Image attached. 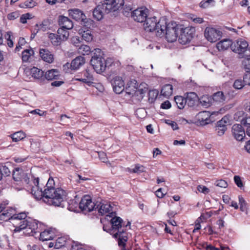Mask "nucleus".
Instances as JSON below:
<instances>
[{"label": "nucleus", "mask_w": 250, "mask_h": 250, "mask_svg": "<svg viewBox=\"0 0 250 250\" xmlns=\"http://www.w3.org/2000/svg\"><path fill=\"white\" fill-rule=\"evenodd\" d=\"M20 15V14L18 12L15 11L8 14L7 18L9 20H14L19 18Z\"/></svg>", "instance_id": "53"}, {"label": "nucleus", "mask_w": 250, "mask_h": 250, "mask_svg": "<svg viewBox=\"0 0 250 250\" xmlns=\"http://www.w3.org/2000/svg\"><path fill=\"white\" fill-rule=\"evenodd\" d=\"M204 36L208 42H214L220 39L222 32L214 27H207L204 31Z\"/></svg>", "instance_id": "10"}, {"label": "nucleus", "mask_w": 250, "mask_h": 250, "mask_svg": "<svg viewBox=\"0 0 250 250\" xmlns=\"http://www.w3.org/2000/svg\"><path fill=\"white\" fill-rule=\"evenodd\" d=\"M197 188L199 192L204 194H208L209 192L210 191L209 188L203 185L198 186Z\"/></svg>", "instance_id": "54"}, {"label": "nucleus", "mask_w": 250, "mask_h": 250, "mask_svg": "<svg viewBox=\"0 0 250 250\" xmlns=\"http://www.w3.org/2000/svg\"><path fill=\"white\" fill-rule=\"evenodd\" d=\"M69 29L61 27L57 31V34L62 42L66 41L69 36Z\"/></svg>", "instance_id": "33"}, {"label": "nucleus", "mask_w": 250, "mask_h": 250, "mask_svg": "<svg viewBox=\"0 0 250 250\" xmlns=\"http://www.w3.org/2000/svg\"><path fill=\"white\" fill-rule=\"evenodd\" d=\"M239 203L240 205V209L242 211H247V204L246 201L242 196H239Z\"/></svg>", "instance_id": "47"}, {"label": "nucleus", "mask_w": 250, "mask_h": 250, "mask_svg": "<svg viewBox=\"0 0 250 250\" xmlns=\"http://www.w3.org/2000/svg\"><path fill=\"white\" fill-rule=\"evenodd\" d=\"M71 250H87L83 246L79 244H74L72 246Z\"/></svg>", "instance_id": "57"}, {"label": "nucleus", "mask_w": 250, "mask_h": 250, "mask_svg": "<svg viewBox=\"0 0 250 250\" xmlns=\"http://www.w3.org/2000/svg\"><path fill=\"white\" fill-rule=\"evenodd\" d=\"M11 32H8L6 33V34L5 35V38L7 39L8 42V45L10 47H12L13 46V42L11 40Z\"/></svg>", "instance_id": "56"}, {"label": "nucleus", "mask_w": 250, "mask_h": 250, "mask_svg": "<svg viewBox=\"0 0 250 250\" xmlns=\"http://www.w3.org/2000/svg\"><path fill=\"white\" fill-rule=\"evenodd\" d=\"M60 76L59 71L56 69H53L47 71L44 74V79L48 80L58 79Z\"/></svg>", "instance_id": "31"}, {"label": "nucleus", "mask_w": 250, "mask_h": 250, "mask_svg": "<svg viewBox=\"0 0 250 250\" xmlns=\"http://www.w3.org/2000/svg\"><path fill=\"white\" fill-rule=\"evenodd\" d=\"M228 249V247L221 246V249H220L215 248L214 246H212L211 245L208 246L207 247V250H225L226 249Z\"/></svg>", "instance_id": "64"}, {"label": "nucleus", "mask_w": 250, "mask_h": 250, "mask_svg": "<svg viewBox=\"0 0 250 250\" xmlns=\"http://www.w3.org/2000/svg\"><path fill=\"white\" fill-rule=\"evenodd\" d=\"M25 137V134L23 132L18 131L12 135L11 138L13 142H17L24 138Z\"/></svg>", "instance_id": "40"}, {"label": "nucleus", "mask_w": 250, "mask_h": 250, "mask_svg": "<svg viewBox=\"0 0 250 250\" xmlns=\"http://www.w3.org/2000/svg\"><path fill=\"white\" fill-rule=\"evenodd\" d=\"M229 124V119L224 116L221 120L217 122L215 131L219 136L223 135L227 130V125Z\"/></svg>", "instance_id": "16"}, {"label": "nucleus", "mask_w": 250, "mask_h": 250, "mask_svg": "<svg viewBox=\"0 0 250 250\" xmlns=\"http://www.w3.org/2000/svg\"><path fill=\"white\" fill-rule=\"evenodd\" d=\"M180 34L179 37V42L181 44H186L189 42L193 38L195 29L193 27L186 28L180 27Z\"/></svg>", "instance_id": "8"}, {"label": "nucleus", "mask_w": 250, "mask_h": 250, "mask_svg": "<svg viewBox=\"0 0 250 250\" xmlns=\"http://www.w3.org/2000/svg\"><path fill=\"white\" fill-rule=\"evenodd\" d=\"M75 80L90 85L93 83L94 79L89 70L85 69L82 71L80 75L76 76Z\"/></svg>", "instance_id": "14"}, {"label": "nucleus", "mask_w": 250, "mask_h": 250, "mask_svg": "<svg viewBox=\"0 0 250 250\" xmlns=\"http://www.w3.org/2000/svg\"><path fill=\"white\" fill-rule=\"evenodd\" d=\"M233 42L229 39L223 40L216 44V47L219 51L228 49L229 47L231 48Z\"/></svg>", "instance_id": "28"}, {"label": "nucleus", "mask_w": 250, "mask_h": 250, "mask_svg": "<svg viewBox=\"0 0 250 250\" xmlns=\"http://www.w3.org/2000/svg\"><path fill=\"white\" fill-rule=\"evenodd\" d=\"M158 95V91L156 90H150L148 92L149 100H150V97L152 96L151 100L156 98Z\"/></svg>", "instance_id": "58"}, {"label": "nucleus", "mask_w": 250, "mask_h": 250, "mask_svg": "<svg viewBox=\"0 0 250 250\" xmlns=\"http://www.w3.org/2000/svg\"><path fill=\"white\" fill-rule=\"evenodd\" d=\"M33 183L35 186H32V195L35 199L43 200L49 205L60 206L61 203L66 197V192L61 188H55L54 181L52 178H49L46 185V188L42 191L43 185L39 184V178L34 177Z\"/></svg>", "instance_id": "1"}, {"label": "nucleus", "mask_w": 250, "mask_h": 250, "mask_svg": "<svg viewBox=\"0 0 250 250\" xmlns=\"http://www.w3.org/2000/svg\"><path fill=\"white\" fill-rule=\"evenodd\" d=\"M145 171V167L144 166L140 165H136L135 167L129 170L130 172L134 173H140Z\"/></svg>", "instance_id": "46"}, {"label": "nucleus", "mask_w": 250, "mask_h": 250, "mask_svg": "<svg viewBox=\"0 0 250 250\" xmlns=\"http://www.w3.org/2000/svg\"><path fill=\"white\" fill-rule=\"evenodd\" d=\"M114 212L110 213V217H112L110 220V225H104V230L109 232L113 236L118 239L119 246L122 249L125 248L126 243L128 240V233L126 232V227L130 226V223L128 222L126 225L123 223V220L120 217L113 216Z\"/></svg>", "instance_id": "2"}, {"label": "nucleus", "mask_w": 250, "mask_h": 250, "mask_svg": "<svg viewBox=\"0 0 250 250\" xmlns=\"http://www.w3.org/2000/svg\"><path fill=\"white\" fill-rule=\"evenodd\" d=\"M55 237L54 232L52 230H45L40 233V239L42 241L53 239Z\"/></svg>", "instance_id": "29"}, {"label": "nucleus", "mask_w": 250, "mask_h": 250, "mask_svg": "<svg viewBox=\"0 0 250 250\" xmlns=\"http://www.w3.org/2000/svg\"><path fill=\"white\" fill-rule=\"evenodd\" d=\"M212 2H214L213 0H202L200 2V7L203 8H206L208 7L209 4Z\"/></svg>", "instance_id": "55"}, {"label": "nucleus", "mask_w": 250, "mask_h": 250, "mask_svg": "<svg viewBox=\"0 0 250 250\" xmlns=\"http://www.w3.org/2000/svg\"><path fill=\"white\" fill-rule=\"evenodd\" d=\"M234 181L235 184L238 187L240 188H242L244 187V185L243 182L241 180V177L238 175H235L234 177Z\"/></svg>", "instance_id": "51"}, {"label": "nucleus", "mask_w": 250, "mask_h": 250, "mask_svg": "<svg viewBox=\"0 0 250 250\" xmlns=\"http://www.w3.org/2000/svg\"><path fill=\"white\" fill-rule=\"evenodd\" d=\"M242 124L245 128L246 134L250 137V117L243 119L242 121Z\"/></svg>", "instance_id": "42"}, {"label": "nucleus", "mask_w": 250, "mask_h": 250, "mask_svg": "<svg viewBox=\"0 0 250 250\" xmlns=\"http://www.w3.org/2000/svg\"><path fill=\"white\" fill-rule=\"evenodd\" d=\"M148 10L144 7H140L131 12V17L137 22L145 21L147 16Z\"/></svg>", "instance_id": "12"}, {"label": "nucleus", "mask_w": 250, "mask_h": 250, "mask_svg": "<svg viewBox=\"0 0 250 250\" xmlns=\"http://www.w3.org/2000/svg\"><path fill=\"white\" fill-rule=\"evenodd\" d=\"M25 43V40L23 38H20L19 42H18V45L16 46V47L15 48L16 51H19L20 49L21 48V46L23 45Z\"/></svg>", "instance_id": "60"}, {"label": "nucleus", "mask_w": 250, "mask_h": 250, "mask_svg": "<svg viewBox=\"0 0 250 250\" xmlns=\"http://www.w3.org/2000/svg\"><path fill=\"white\" fill-rule=\"evenodd\" d=\"M165 26L166 28L163 30L161 36L165 35L166 38L168 42H173L176 41L181 25H179L173 21L167 23L166 21V26Z\"/></svg>", "instance_id": "5"}, {"label": "nucleus", "mask_w": 250, "mask_h": 250, "mask_svg": "<svg viewBox=\"0 0 250 250\" xmlns=\"http://www.w3.org/2000/svg\"><path fill=\"white\" fill-rule=\"evenodd\" d=\"M96 208L98 209L99 213L101 215H104L107 213L110 214V212L112 210V207L110 204L105 201L101 202L97 206Z\"/></svg>", "instance_id": "21"}, {"label": "nucleus", "mask_w": 250, "mask_h": 250, "mask_svg": "<svg viewBox=\"0 0 250 250\" xmlns=\"http://www.w3.org/2000/svg\"><path fill=\"white\" fill-rule=\"evenodd\" d=\"M124 4V0H104L102 2L105 13L114 12L122 8Z\"/></svg>", "instance_id": "7"}, {"label": "nucleus", "mask_w": 250, "mask_h": 250, "mask_svg": "<svg viewBox=\"0 0 250 250\" xmlns=\"http://www.w3.org/2000/svg\"><path fill=\"white\" fill-rule=\"evenodd\" d=\"M21 169L19 168H16L13 170V178L15 181H19L21 180Z\"/></svg>", "instance_id": "45"}, {"label": "nucleus", "mask_w": 250, "mask_h": 250, "mask_svg": "<svg viewBox=\"0 0 250 250\" xmlns=\"http://www.w3.org/2000/svg\"><path fill=\"white\" fill-rule=\"evenodd\" d=\"M96 206V205L92 201L90 197L88 195L84 196L79 203V207L81 210L87 212L92 211Z\"/></svg>", "instance_id": "13"}, {"label": "nucleus", "mask_w": 250, "mask_h": 250, "mask_svg": "<svg viewBox=\"0 0 250 250\" xmlns=\"http://www.w3.org/2000/svg\"><path fill=\"white\" fill-rule=\"evenodd\" d=\"M100 159L104 163L107 162V158L106 154L104 152H100L98 153Z\"/></svg>", "instance_id": "62"}, {"label": "nucleus", "mask_w": 250, "mask_h": 250, "mask_svg": "<svg viewBox=\"0 0 250 250\" xmlns=\"http://www.w3.org/2000/svg\"><path fill=\"white\" fill-rule=\"evenodd\" d=\"M215 184L216 186L223 188H226L228 186L227 182L222 179L216 181Z\"/></svg>", "instance_id": "52"}, {"label": "nucleus", "mask_w": 250, "mask_h": 250, "mask_svg": "<svg viewBox=\"0 0 250 250\" xmlns=\"http://www.w3.org/2000/svg\"><path fill=\"white\" fill-rule=\"evenodd\" d=\"M232 132L234 138L239 141H242L245 136V129L239 124H235L232 126Z\"/></svg>", "instance_id": "18"}, {"label": "nucleus", "mask_w": 250, "mask_h": 250, "mask_svg": "<svg viewBox=\"0 0 250 250\" xmlns=\"http://www.w3.org/2000/svg\"><path fill=\"white\" fill-rule=\"evenodd\" d=\"M48 38H49L52 44L54 46H58L60 45L61 42H62L58 34L50 33L49 35Z\"/></svg>", "instance_id": "35"}, {"label": "nucleus", "mask_w": 250, "mask_h": 250, "mask_svg": "<svg viewBox=\"0 0 250 250\" xmlns=\"http://www.w3.org/2000/svg\"><path fill=\"white\" fill-rule=\"evenodd\" d=\"M87 25H83L79 30V33L81 36L83 40L87 42H90L92 41L93 36L92 32L90 29H87Z\"/></svg>", "instance_id": "20"}, {"label": "nucleus", "mask_w": 250, "mask_h": 250, "mask_svg": "<svg viewBox=\"0 0 250 250\" xmlns=\"http://www.w3.org/2000/svg\"><path fill=\"white\" fill-rule=\"evenodd\" d=\"M191 19L196 23H202L204 22L203 19L200 17H195L193 16L191 17Z\"/></svg>", "instance_id": "63"}, {"label": "nucleus", "mask_w": 250, "mask_h": 250, "mask_svg": "<svg viewBox=\"0 0 250 250\" xmlns=\"http://www.w3.org/2000/svg\"><path fill=\"white\" fill-rule=\"evenodd\" d=\"M104 13H105L103 8V5H98L93 11V16L95 19L100 21L103 18Z\"/></svg>", "instance_id": "30"}, {"label": "nucleus", "mask_w": 250, "mask_h": 250, "mask_svg": "<svg viewBox=\"0 0 250 250\" xmlns=\"http://www.w3.org/2000/svg\"><path fill=\"white\" fill-rule=\"evenodd\" d=\"M78 51L79 54L83 55H87L90 53L91 49L89 46L83 44L79 47Z\"/></svg>", "instance_id": "39"}, {"label": "nucleus", "mask_w": 250, "mask_h": 250, "mask_svg": "<svg viewBox=\"0 0 250 250\" xmlns=\"http://www.w3.org/2000/svg\"><path fill=\"white\" fill-rule=\"evenodd\" d=\"M32 78L39 82H42L44 80V74L42 70L36 67H32Z\"/></svg>", "instance_id": "27"}, {"label": "nucleus", "mask_w": 250, "mask_h": 250, "mask_svg": "<svg viewBox=\"0 0 250 250\" xmlns=\"http://www.w3.org/2000/svg\"><path fill=\"white\" fill-rule=\"evenodd\" d=\"M231 50L239 55V58L250 57V47L248 42L243 39H238L233 42Z\"/></svg>", "instance_id": "6"}, {"label": "nucleus", "mask_w": 250, "mask_h": 250, "mask_svg": "<svg viewBox=\"0 0 250 250\" xmlns=\"http://www.w3.org/2000/svg\"><path fill=\"white\" fill-rule=\"evenodd\" d=\"M15 213V210L11 207H3V209L2 212L0 214V217L1 220H12V216Z\"/></svg>", "instance_id": "22"}, {"label": "nucleus", "mask_w": 250, "mask_h": 250, "mask_svg": "<svg viewBox=\"0 0 250 250\" xmlns=\"http://www.w3.org/2000/svg\"><path fill=\"white\" fill-rule=\"evenodd\" d=\"M244 58L242 64L245 70H247V71H250V57Z\"/></svg>", "instance_id": "48"}, {"label": "nucleus", "mask_w": 250, "mask_h": 250, "mask_svg": "<svg viewBox=\"0 0 250 250\" xmlns=\"http://www.w3.org/2000/svg\"><path fill=\"white\" fill-rule=\"evenodd\" d=\"M58 22L61 27L66 29H71L73 27L72 21L67 17L63 16H59Z\"/></svg>", "instance_id": "23"}, {"label": "nucleus", "mask_w": 250, "mask_h": 250, "mask_svg": "<svg viewBox=\"0 0 250 250\" xmlns=\"http://www.w3.org/2000/svg\"><path fill=\"white\" fill-rule=\"evenodd\" d=\"M243 81L246 84L250 85V71H247V73L244 75Z\"/></svg>", "instance_id": "59"}, {"label": "nucleus", "mask_w": 250, "mask_h": 250, "mask_svg": "<svg viewBox=\"0 0 250 250\" xmlns=\"http://www.w3.org/2000/svg\"><path fill=\"white\" fill-rule=\"evenodd\" d=\"M66 239L64 237H59L55 242V248L57 249L62 248L65 245Z\"/></svg>", "instance_id": "44"}, {"label": "nucleus", "mask_w": 250, "mask_h": 250, "mask_svg": "<svg viewBox=\"0 0 250 250\" xmlns=\"http://www.w3.org/2000/svg\"><path fill=\"white\" fill-rule=\"evenodd\" d=\"M84 63L85 59L84 57L80 56L73 60L70 64L67 62L63 65V68L64 70H67L70 67L72 70H76L84 64Z\"/></svg>", "instance_id": "15"}, {"label": "nucleus", "mask_w": 250, "mask_h": 250, "mask_svg": "<svg viewBox=\"0 0 250 250\" xmlns=\"http://www.w3.org/2000/svg\"><path fill=\"white\" fill-rule=\"evenodd\" d=\"M212 99L216 102L221 103L225 100V97L222 91H218L213 95Z\"/></svg>", "instance_id": "38"}, {"label": "nucleus", "mask_w": 250, "mask_h": 250, "mask_svg": "<svg viewBox=\"0 0 250 250\" xmlns=\"http://www.w3.org/2000/svg\"><path fill=\"white\" fill-rule=\"evenodd\" d=\"M103 53L99 48L95 49V52L90 60L91 64L94 70L99 74L104 72L109 66L108 62L103 57Z\"/></svg>", "instance_id": "4"}, {"label": "nucleus", "mask_w": 250, "mask_h": 250, "mask_svg": "<svg viewBox=\"0 0 250 250\" xmlns=\"http://www.w3.org/2000/svg\"><path fill=\"white\" fill-rule=\"evenodd\" d=\"M69 15L70 17L76 21H81L85 23H90L93 22V21L87 19L85 18L83 13L79 9H72L68 10Z\"/></svg>", "instance_id": "11"}, {"label": "nucleus", "mask_w": 250, "mask_h": 250, "mask_svg": "<svg viewBox=\"0 0 250 250\" xmlns=\"http://www.w3.org/2000/svg\"><path fill=\"white\" fill-rule=\"evenodd\" d=\"M173 93L172 85L170 84H167L163 86L162 88L161 93V94L167 97L168 98Z\"/></svg>", "instance_id": "32"}, {"label": "nucleus", "mask_w": 250, "mask_h": 250, "mask_svg": "<svg viewBox=\"0 0 250 250\" xmlns=\"http://www.w3.org/2000/svg\"><path fill=\"white\" fill-rule=\"evenodd\" d=\"M211 114L209 111H203L198 113L196 116V118L198 123L201 125H205L210 123Z\"/></svg>", "instance_id": "17"}, {"label": "nucleus", "mask_w": 250, "mask_h": 250, "mask_svg": "<svg viewBox=\"0 0 250 250\" xmlns=\"http://www.w3.org/2000/svg\"><path fill=\"white\" fill-rule=\"evenodd\" d=\"M31 56L30 49H25L22 52V60L23 62H30Z\"/></svg>", "instance_id": "43"}, {"label": "nucleus", "mask_w": 250, "mask_h": 250, "mask_svg": "<svg viewBox=\"0 0 250 250\" xmlns=\"http://www.w3.org/2000/svg\"><path fill=\"white\" fill-rule=\"evenodd\" d=\"M212 98L208 95H203L199 99L200 104L205 107L210 106L211 104Z\"/></svg>", "instance_id": "34"}, {"label": "nucleus", "mask_w": 250, "mask_h": 250, "mask_svg": "<svg viewBox=\"0 0 250 250\" xmlns=\"http://www.w3.org/2000/svg\"><path fill=\"white\" fill-rule=\"evenodd\" d=\"M244 83H245L242 80H239V79L236 80L235 81V82L233 83V87L235 89H240L244 87Z\"/></svg>", "instance_id": "49"}, {"label": "nucleus", "mask_w": 250, "mask_h": 250, "mask_svg": "<svg viewBox=\"0 0 250 250\" xmlns=\"http://www.w3.org/2000/svg\"><path fill=\"white\" fill-rule=\"evenodd\" d=\"M186 104L189 107L194 106L197 103L198 97L195 92L188 93L186 98Z\"/></svg>", "instance_id": "26"}, {"label": "nucleus", "mask_w": 250, "mask_h": 250, "mask_svg": "<svg viewBox=\"0 0 250 250\" xmlns=\"http://www.w3.org/2000/svg\"><path fill=\"white\" fill-rule=\"evenodd\" d=\"M137 82L135 80L131 81L130 83L128 84V86L126 87V92L132 97H136L138 100L140 99V93H137V87L135 86Z\"/></svg>", "instance_id": "24"}, {"label": "nucleus", "mask_w": 250, "mask_h": 250, "mask_svg": "<svg viewBox=\"0 0 250 250\" xmlns=\"http://www.w3.org/2000/svg\"><path fill=\"white\" fill-rule=\"evenodd\" d=\"M174 101L179 109H183L186 104V99L181 96H177L174 98Z\"/></svg>", "instance_id": "36"}, {"label": "nucleus", "mask_w": 250, "mask_h": 250, "mask_svg": "<svg viewBox=\"0 0 250 250\" xmlns=\"http://www.w3.org/2000/svg\"><path fill=\"white\" fill-rule=\"evenodd\" d=\"M0 169L1 173H2V176H8L10 175L11 171L9 168L5 165L0 166Z\"/></svg>", "instance_id": "50"}, {"label": "nucleus", "mask_w": 250, "mask_h": 250, "mask_svg": "<svg viewBox=\"0 0 250 250\" xmlns=\"http://www.w3.org/2000/svg\"><path fill=\"white\" fill-rule=\"evenodd\" d=\"M40 55L44 62L51 63L54 61L53 55L47 49H40Z\"/></svg>", "instance_id": "25"}, {"label": "nucleus", "mask_w": 250, "mask_h": 250, "mask_svg": "<svg viewBox=\"0 0 250 250\" xmlns=\"http://www.w3.org/2000/svg\"><path fill=\"white\" fill-rule=\"evenodd\" d=\"M147 91L148 88L145 83L141 84L138 87H137V93H140V99L143 98Z\"/></svg>", "instance_id": "37"}, {"label": "nucleus", "mask_w": 250, "mask_h": 250, "mask_svg": "<svg viewBox=\"0 0 250 250\" xmlns=\"http://www.w3.org/2000/svg\"><path fill=\"white\" fill-rule=\"evenodd\" d=\"M143 25L146 32H155L157 36L161 37L163 30L166 28V20L161 19L158 21L155 17L149 18L146 19Z\"/></svg>", "instance_id": "3"}, {"label": "nucleus", "mask_w": 250, "mask_h": 250, "mask_svg": "<svg viewBox=\"0 0 250 250\" xmlns=\"http://www.w3.org/2000/svg\"><path fill=\"white\" fill-rule=\"evenodd\" d=\"M124 82L120 77H116L112 82L114 91L117 94H120L124 90Z\"/></svg>", "instance_id": "19"}, {"label": "nucleus", "mask_w": 250, "mask_h": 250, "mask_svg": "<svg viewBox=\"0 0 250 250\" xmlns=\"http://www.w3.org/2000/svg\"><path fill=\"white\" fill-rule=\"evenodd\" d=\"M27 215L24 212H21L19 214H16L12 216V220H18L20 222L18 223V226L15 227L14 230V232H19L22 229H26L29 227L28 229H30V225L28 224V222L26 220H24Z\"/></svg>", "instance_id": "9"}, {"label": "nucleus", "mask_w": 250, "mask_h": 250, "mask_svg": "<svg viewBox=\"0 0 250 250\" xmlns=\"http://www.w3.org/2000/svg\"><path fill=\"white\" fill-rule=\"evenodd\" d=\"M30 15L29 13H26V14L22 15L20 18V21L22 23H26L27 19H30Z\"/></svg>", "instance_id": "61"}, {"label": "nucleus", "mask_w": 250, "mask_h": 250, "mask_svg": "<svg viewBox=\"0 0 250 250\" xmlns=\"http://www.w3.org/2000/svg\"><path fill=\"white\" fill-rule=\"evenodd\" d=\"M23 69L24 70V79L26 81H30L31 78V68L29 66L25 67V65H23Z\"/></svg>", "instance_id": "41"}]
</instances>
